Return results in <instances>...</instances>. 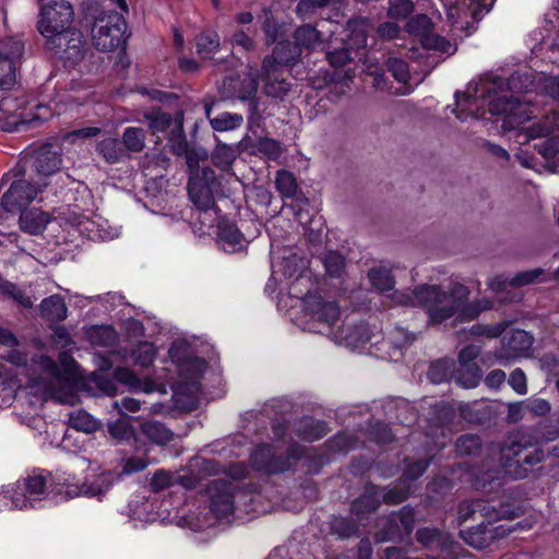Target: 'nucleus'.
I'll list each match as a JSON object with an SVG mask.
<instances>
[{
    "label": "nucleus",
    "instance_id": "obj_56",
    "mask_svg": "<svg viewBox=\"0 0 559 559\" xmlns=\"http://www.w3.org/2000/svg\"><path fill=\"white\" fill-rule=\"evenodd\" d=\"M262 31L265 35V44L273 45L281 40L280 38L284 33V25L273 15H266L262 24Z\"/></svg>",
    "mask_w": 559,
    "mask_h": 559
},
{
    "label": "nucleus",
    "instance_id": "obj_21",
    "mask_svg": "<svg viewBox=\"0 0 559 559\" xmlns=\"http://www.w3.org/2000/svg\"><path fill=\"white\" fill-rule=\"evenodd\" d=\"M61 163L62 156L60 151L48 143L35 151L32 166L37 174L48 177L60 169Z\"/></svg>",
    "mask_w": 559,
    "mask_h": 559
},
{
    "label": "nucleus",
    "instance_id": "obj_40",
    "mask_svg": "<svg viewBox=\"0 0 559 559\" xmlns=\"http://www.w3.org/2000/svg\"><path fill=\"white\" fill-rule=\"evenodd\" d=\"M216 140L218 139L216 138ZM237 156L238 152L236 147L217 141V144L211 154V160L216 168L223 171H228L231 168Z\"/></svg>",
    "mask_w": 559,
    "mask_h": 559
},
{
    "label": "nucleus",
    "instance_id": "obj_20",
    "mask_svg": "<svg viewBox=\"0 0 559 559\" xmlns=\"http://www.w3.org/2000/svg\"><path fill=\"white\" fill-rule=\"evenodd\" d=\"M216 103L217 100L212 96H206L203 99L204 112L213 131L227 132L239 129L243 123L241 114L224 111L212 117L213 107Z\"/></svg>",
    "mask_w": 559,
    "mask_h": 559
},
{
    "label": "nucleus",
    "instance_id": "obj_26",
    "mask_svg": "<svg viewBox=\"0 0 559 559\" xmlns=\"http://www.w3.org/2000/svg\"><path fill=\"white\" fill-rule=\"evenodd\" d=\"M544 273L543 269L537 267L519 272L510 278L497 276L491 281L490 287L497 293L506 290L507 287L520 288L539 281Z\"/></svg>",
    "mask_w": 559,
    "mask_h": 559
},
{
    "label": "nucleus",
    "instance_id": "obj_55",
    "mask_svg": "<svg viewBox=\"0 0 559 559\" xmlns=\"http://www.w3.org/2000/svg\"><path fill=\"white\" fill-rule=\"evenodd\" d=\"M255 148L262 156L271 160H276L282 155L281 143L267 136L259 138L255 143Z\"/></svg>",
    "mask_w": 559,
    "mask_h": 559
},
{
    "label": "nucleus",
    "instance_id": "obj_9",
    "mask_svg": "<svg viewBox=\"0 0 559 559\" xmlns=\"http://www.w3.org/2000/svg\"><path fill=\"white\" fill-rule=\"evenodd\" d=\"M272 438L270 442L255 444L250 454H276L277 450L287 448L284 454H306L295 440L293 429L286 419H276L271 423Z\"/></svg>",
    "mask_w": 559,
    "mask_h": 559
},
{
    "label": "nucleus",
    "instance_id": "obj_63",
    "mask_svg": "<svg viewBox=\"0 0 559 559\" xmlns=\"http://www.w3.org/2000/svg\"><path fill=\"white\" fill-rule=\"evenodd\" d=\"M332 530L341 538H348L357 533V525L353 520L340 518L333 521Z\"/></svg>",
    "mask_w": 559,
    "mask_h": 559
},
{
    "label": "nucleus",
    "instance_id": "obj_51",
    "mask_svg": "<svg viewBox=\"0 0 559 559\" xmlns=\"http://www.w3.org/2000/svg\"><path fill=\"white\" fill-rule=\"evenodd\" d=\"M455 454H480L483 440L477 433L461 435L455 441Z\"/></svg>",
    "mask_w": 559,
    "mask_h": 559
},
{
    "label": "nucleus",
    "instance_id": "obj_19",
    "mask_svg": "<svg viewBox=\"0 0 559 559\" xmlns=\"http://www.w3.org/2000/svg\"><path fill=\"white\" fill-rule=\"evenodd\" d=\"M453 289L455 300H460L455 321L460 323L471 322L476 320L483 311L490 308L489 301L475 300L468 302L469 290L463 284H455Z\"/></svg>",
    "mask_w": 559,
    "mask_h": 559
},
{
    "label": "nucleus",
    "instance_id": "obj_8",
    "mask_svg": "<svg viewBox=\"0 0 559 559\" xmlns=\"http://www.w3.org/2000/svg\"><path fill=\"white\" fill-rule=\"evenodd\" d=\"M14 179L1 199V209L4 213L17 214L26 209L37 197L40 188L37 183L24 179V173H15Z\"/></svg>",
    "mask_w": 559,
    "mask_h": 559
},
{
    "label": "nucleus",
    "instance_id": "obj_24",
    "mask_svg": "<svg viewBox=\"0 0 559 559\" xmlns=\"http://www.w3.org/2000/svg\"><path fill=\"white\" fill-rule=\"evenodd\" d=\"M370 21L366 16L350 17L346 23V38L342 39L355 51L364 49L367 46L369 36Z\"/></svg>",
    "mask_w": 559,
    "mask_h": 559
},
{
    "label": "nucleus",
    "instance_id": "obj_11",
    "mask_svg": "<svg viewBox=\"0 0 559 559\" xmlns=\"http://www.w3.org/2000/svg\"><path fill=\"white\" fill-rule=\"evenodd\" d=\"M476 513H479L481 516L489 520L513 519L515 516V511L512 510L509 506L493 501L476 499L472 501H463L459 504V524L461 525L468 521Z\"/></svg>",
    "mask_w": 559,
    "mask_h": 559
},
{
    "label": "nucleus",
    "instance_id": "obj_37",
    "mask_svg": "<svg viewBox=\"0 0 559 559\" xmlns=\"http://www.w3.org/2000/svg\"><path fill=\"white\" fill-rule=\"evenodd\" d=\"M294 44L298 48L312 51L322 43V34L312 24H302L294 32Z\"/></svg>",
    "mask_w": 559,
    "mask_h": 559
},
{
    "label": "nucleus",
    "instance_id": "obj_12",
    "mask_svg": "<svg viewBox=\"0 0 559 559\" xmlns=\"http://www.w3.org/2000/svg\"><path fill=\"white\" fill-rule=\"evenodd\" d=\"M148 121V128L152 134L164 133L169 142V146L176 142L177 135H182L185 114L178 110L174 116L162 110H153L145 115Z\"/></svg>",
    "mask_w": 559,
    "mask_h": 559
},
{
    "label": "nucleus",
    "instance_id": "obj_25",
    "mask_svg": "<svg viewBox=\"0 0 559 559\" xmlns=\"http://www.w3.org/2000/svg\"><path fill=\"white\" fill-rule=\"evenodd\" d=\"M417 540L426 547H440L442 559H450L456 555L453 543L448 534L436 528H420L416 533Z\"/></svg>",
    "mask_w": 559,
    "mask_h": 559
},
{
    "label": "nucleus",
    "instance_id": "obj_47",
    "mask_svg": "<svg viewBox=\"0 0 559 559\" xmlns=\"http://www.w3.org/2000/svg\"><path fill=\"white\" fill-rule=\"evenodd\" d=\"M370 284L380 293H386L394 288L395 280L391 270L386 267H372L368 272Z\"/></svg>",
    "mask_w": 559,
    "mask_h": 559
},
{
    "label": "nucleus",
    "instance_id": "obj_5",
    "mask_svg": "<svg viewBox=\"0 0 559 559\" xmlns=\"http://www.w3.org/2000/svg\"><path fill=\"white\" fill-rule=\"evenodd\" d=\"M416 299L425 305L428 324L438 325L456 316L460 300H455L454 289L445 292L439 285H423L414 290Z\"/></svg>",
    "mask_w": 559,
    "mask_h": 559
},
{
    "label": "nucleus",
    "instance_id": "obj_36",
    "mask_svg": "<svg viewBox=\"0 0 559 559\" xmlns=\"http://www.w3.org/2000/svg\"><path fill=\"white\" fill-rule=\"evenodd\" d=\"M365 436L370 442L378 445H386L395 441V435L391 426L380 419L367 423Z\"/></svg>",
    "mask_w": 559,
    "mask_h": 559
},
{
    "label": "nucleus",
    "instance_id": "obj_39",
    "mask_svg": "<svg viewBox=\"0 0 559 559\" xmlns=\"http://www.w3.org/2000/svg\"><path fill=\"white\" fill-rule=\"evenodd\" d=\"M537 444L538 438L531 428H520L510 433L507 440V445L513 452L512 454H520L523 450L534 448Z\"/></svg>",
    "mask_w": 559,
    "mask_h": 559
},
{
    "label": "nucleus",
    "instance_id": "obj_27",
    "mask_svg": "<svg viewBox=\"0 0 559 559\" xmlns=\"http://www.w3.org/2000/svg\"><path fill=\"white\" fill-rule=\"evenodd\" d=\"M502 473L519 479L527 476L528 472L542 462L540 456H501Z\"/></svg>",
    "mask_w": 559,
    "mask_h": 559
},
{
    "label": "nucleus",
    "instance_id": "obj_10",
    "mask_svg": "<svg viewBox=\"0 0 559 559\" xmlns=\"http://www.w3.org/2000/svg\"><path fill=\"white\" fill-rule=\"evenodd\" d=\"M210 508L217 519L229 521L235 511L238 486L224 479H216L207 486Z\"/></svg>",
    "mask_w": 559,
    "mask_h": 559
},
{
    "label": "nucleus",
    "instance_id": "obj_22",
    "mask_svg": "<svg viewBox=\"0 0 559 559\" xmlns=\"http://www.w3.org/2000/svg\"><path fill=\"white\" fill-rule=\"evenodd\" d=\"M511 531V528H504L502 525L495 528H490L487 525H478L466 531H461L460 534L469 546L476 549H484L490 546L497 536L508 534Z\"/></svg>",
    "mask_w": 559,
    "mask_h": 559
},
{
    "label": "nucleus",
    "instance_id": "obj_17",
    "mask_svg": "<svg viewBox=\"0 0 559 559\" xmlns=\"http://www.w3.org/2000/svg\"><path fill=\"white\" fill-rule=\"evenodd\" d=\"M533 345V336L520 329H512L501 337L500 358H518L526 356Z\"/></svg>",
    "mask_w": 559,
    "mask_h": 559
},
{
    "label": "nucleus",
    "instance_id": "obj_50",
    "mask_svg": "<svg viewBox=\"0 0 559 559\" xmlns=\"http://www.w3.org/2000/svg\"><path fill=\"white\" fill-rule=\"evenodd\" d=\"M275 186L283 198L294 199L296 197L298 185L295 175L286 169H281L276 174Z\"/></svg>",
    "mask_w": 559,
    "mask_h": 559
},
{
    "label": "nucleus",
    "instance_id": "obj_32",
    "mask_svg": "<svg viewBox=\"0 0 559 559\" xmlns=\"http://www.w3.org/2000/svg\"><path fill=\"white\" fill-rule=\"evenodd\" d=\"M108 432L119 441L132 443L138 450V425L132 423L131 417L126 416L108 423Z\"/></svg>",
    "mask_w": 559,
    "mask_h": 559
},
{
    "label": "nucleus",
    "instance_id": "obj_4",
    "mask_svg": "<svg viewBox=\"0 0 559 559\" xmlns=\"http://www.w3.org/2000/svg\"><path fill=\"white\" fill-rule=\"evenodd\" d=\"M218 471L219 467L215 460L205 456H192L186 473L170 474L163 469L157 471L152 477L151 486L156 492L174 484H180L186 488H193L201 479L215 475Z\"/></svg>",
    "mask_w": 559,
    "mask_h": 559
},
{
    "label": "nucleus",
    "instance_id": "obj_6",
    "mask_svg": "<svg viewBox=\"0 0 559 559\" xmlns=\"http://www.w3.org/2000/svg\"><path fill=\"white\" fill-rule=\"evenodd\" d=\"M60 36L53 41L46 43L47 48L55 51V56L66 69H79L83 73L84 70L81 69V64L90 50L83 34L75 29L66 32L64 35Z\"/></svg>",
    "mask_w": 559,
    "mask_h": 559
},
{
    "label": "nucleus",
    "instance_id": "obj_33",
    "mask_svg": "<svg viewBox=\"0 0 559 559\" xmlns=\"http://www.w3.org/2000/svg\"><path fill=\"white\" fill-rule=\"evenodd\" d=\"M221 50V38L216 31L204 29L195 37V51L202 60H211Z\"/></svg>",
    "mask_w": 559,
    "mask_h": 559
},
{
    "label": "nucleus",
    "instance_id": "obj_49",
    "mask_svg": "<svg viewBox=\"0 0 559 559\" xmlns=\"http://www.w3.org/2000/svg\"><path fill=\"white\" fill-rule=\"evenodd\" d=\"M481 378L483 372L477 364L461 365L456 369V381L464 388H476Z\"/></svg>",
    "mask_w": 559,
    "mask_h": 559
},
{
    "label": "nucleus",
    "instance_id": "obj_60",
    "mask_svg": "<svg viewBox=\"0 0 559 559\" xmlns=\"http://www.w3.org/2000/svg\"><path fill=\"white\" fill-rule=\"evenodd\" d=\"M523 404L525 411L528 412L533 417L547 416L551 411L549 401L542 397L531 396L524 400Z\"/></svg>",
    "mask_w": 559,
    "mask_h": 559
},
{
    "label": "nucleus",
    "instance_id": "obj_57",
    "mask_svg": "<svg viewBox=\"0 0 559 559\" xmlns=\"http://www.w3.org/2000/svg\"><path fill=\"white\" fill-rule=\"evenodd\" d=\"M412 0H391L388 9V16L392 20L402 21L407 19L414 11Z\"/></svg>",
    "mask_w": 559,
    "mask_h": 559
},
{
    "label": "nucleus",
    "instance_id": "obj_2",
    "mask_svg": "<svg viewBox=\"0 0 559 559\" xmlns=\"http://www.w3.org/2000/svg\"><path fill=\"white\" fill-rule=\"evenodd\" d=\"M259 88V74L248 71L225 76L219 87L225 99L248 103V120L255 123L261 119Z\"/></svg>",
    "mask_w": 559,
    "mask_h": 559
},
{
    "label": "nucleus",
    "instance_id": "obj_23",
    "mask_svg": "<svg viewBox=\"0 0 559 559\" xmlns=\"http://www.w3.org/2000/svg\"><path fill=\"white\" fill-rule=\"evenodd\" d=\"M330 431L325 420L313 417H302L294 424V436L305 442H313L324 438Z\"/></svg>",
    "mask_w": 559,
    "mask_h": 559
},
{
    "label": "nucleus",
    "instance_id": "obj_13",
    "mask_svg": "<svg viewBox=\"0 0 559 559\" xmlns=\"http://www.w3.org/2000/svg\"><path fill=\"white\" fill-rule=\"evenodd\" d=\"M24 53V44L13 40L0 51V91H10L16 82V70Z\"/></svg>",
    "mask_w": 559,
    "mask_h": 559
},
{
    "label": "nucleus",
    "instance_id": "obj_64",
    "mask_svg": "<svg viewBox=\"0 0 559 559\" xmlns=\"http://www.w3.org/2000/svg\"><path fill=\"white\" fill-rule=\"evenodd\" d=\"M404 476L408 479H416L427 469L429 462L425 457L406 460Z\"/></svg>",
    "mask_w": 559,
    "mask_h": 559
},
{
    "label": "nucleus",
    "instance_id": "obj_30",
    "mask_svg": "<svg viewBox=\"0 0 559 559\" xmlns=\"http://www.w3.org/2000/svg\"><path fill=\"white\" fill-rule=\"evenodd\" d=\"M389 523L390 530L386 532V538L393 539L403 534H409L415 523L414 510L409 507L402 508L399 513L392 514Z\"/></svg>",
    "mask_w": 559,
    "mask_h": 559
},
{
    "label": "nucleus",
    "instance_id": "obj_3",
    "mask_svg": "<svg viewBox=\"0 0 559 559\" xmlns=\"http://www.w3.org/2000/svg\"><path fill=\"white\" fill-rule=\"evenodd\" d=\"M74 9L70 0H49L40 7L37 29L50 43L64 35L66 32H73Z\"/></svg>",
    "mask_w": 559,
    "mask_h": 559
},
{
    "label": "nucleus",
    "instance_id": "obj_45",
    "mask_svg": "<svg viewBox=\"0 0 559 559\" xmlns=\"http://www.w3.org/2000/svg\"><path fill=\"white\" fill-rule=\"evenodd\" d=\"M289 456H253L252 466L265 474H278L287 469Z\"/></svg>",
    "mask_w": 559,
    "mask_h": 559
},
{
    "label": "nucleus",
    "instance_id": "obj_48",
    "mask_svg": "<svg viewBox=\"0 0 559 559\" xmlns=\"http://www.w3.org/2000/svg\"><path fill=\"white\" fill-rule=\"evenodd\" d=\"M157 348L156 346L147 341L140 342L132 350L131 358L134 364L142 367L148 368L156 359Z\"/></svg>",
    "mask_w": 559,
    "mask_h": 559
},
{
    "label": "nucleus",
    "instance_id": "obj_7",
    "mask_svg": "<svg viewBox=\"0 0 559 559\" xmlns=\"http://www.w3.org/2000/svg\"><path fill=\"white\" fill-rule=\"evenodd\" d=\"M488 112L491 116H502L501 128L503 131L519 129L530 119L528 107L519 97L501 95L488 103Z\"/></svg>",
    "mask_w": 559,
    "mask_h": 559
},
{
    "label": "nucleus",
    "instance_id": "obj_46",
    "mask_svg": "<svg viewBox=\"0 0 559 559\" xmlns=\"http://www.w3.org/2000/svg\"><path fill=\"white\" fill-rule=\"evenodd\" d=\"M41 372L48 374H56L58 372L57 362L48 355H33L29 381L36 382L40 378Z\"/></svg>",
    "mask_w": 559,
    "mask_h": 559
},
{
    "label": "nucleus",
    "instance_id": "obj_18",
    "mask_svg": "<svg viewBox=\"0 0 559 559\" xmlns=\"http://www.w3.org/2000/svg\"><path fill=\"white\" fill-rule=\"evenodd\" d=\"M301 56V49L288 39L278 40L271 55H266L262 63L265 68L285 69L294 66Z\"/></svg>",
    "mask_w": 559,
    "mask_h": 559
},
{
    "label": "nucleus",
    "instance_id": "obj_38",
    "mask_svg": "<svg viewBox=\"0 0 559 559\" xmlns=\"http://www.w3.org/2000/svg\"><path fill=\"white\" fill-rule=\"evenodd\" d=\"M354 51L345 41L337 43V39H335L329 44L325 57L330 66L342 68L354 60Z\"/></svg>",
    "mask_w": 559,
    "mask_h": 559
},
{
    "label": "nucleus",
    "instance_id": "obj_54",
    "mask_svg": "<svg viewBox=\"0 0 559 559\" xmlns=\"http://www.w3.org/2000/svg\"><path fill=\"white\" fill-rule=\"evenodd\" d=\"M121 143L126 151L141 152L144 148L143 130L135 127L127 128L122 134Z\"/></svg>",
    "mask_w": 559,
    "mask_h": 559
},
{
    "label": "nucleus",
    "instance_id": "obj_44",
    "mask_svg": "<svg viewBox=\"0 0 559 559\" xmlns=\"http://www.w3.org/2000/svg\"><path fill=\"white\" fill-rule=\"evenodd\" d=\"M356 444L357 438L344 430L335 433L325 443L328 450L330 451L329 454H347L349 451L356 448Z\"/></svg>",
    "mask_w": 559,
    "mask_h": 559
},
{
    "label": "nucleus",
    "instance_id": "obj_41",
    "mask_svg": "<svg viewBox=\"0 0 559 559\" xmlns=\"http://www.w3.org/2000/svg\"><path fill=\"white\" fill-rule=\"evenodd\" d=\"M217 235L219 240L228 245L233 250H235L237 246L241 247L245 239V236L238 228L237 224L226 218L218 222Z\"/></svg>",
    "mask_w": 559,
    "mask_h": 559
},
{
    "label": "nucleus",
    "instance_id": "obj_43",
    "mask_svg": "<svg viewBox=\"0 0 559 559\" xmlns=\"http://www.w3.org/2000/svg\"><path fill=\"white\" fill-rule=\"evenodd\" d=\"M97 152L109 164L120 162L126 156L123 144L118 139L107 138L97 144Z\"/></svg>",
    "mask_w": 559,
    "mask_h": 559
},
{
    "label": "nucleus",
    "instance_id": "obj_29",
    "mask_svg": "<svg viewBox=\"0 0 559 559\" xmlns=\"http://www.w3.org/2000/svg\"><path fill=\"white\" fill-rule=\"evenodd\" d=\"M170 150L176 156H185L186 163L190 170L199 169L200 160L207 158V153L204 148H195L190 145L186 134L177 135V140L170 146Z\"/></svg>",
    "mask_w": 559,
    "mask_h": 559
},
{
    "label": "nucleus",
    "instance_id": "obj_53",
    "mask_svg": "<svg viewBox=\"0 0 559 559\" xmlns=\"http://www.w3.org/2000/svg\"><path fill=\"white\" fill-rule=\"evenodd\" d=\"M345 258L338 252L331 250L323 258V265L326 274L333 278H340L345 272Z\"/></svg>",
    "mask_w": 559,
    "mask_h": 559
},
{
    "label": "nucleus",
    "instance_id": "obj_16",
    "mask_svg": "<svg viewBox=\"0 0 559 559\" xmlns=\"http://www.w3.org/2000/svg\"><path fill=\"white\" fill-rule=\"evenodd\" d=\"M138 451L148 444L166 445L174 439V432L163 423L146 420L138 423Z\"/></svg>",
    "mask_w": 559,
    "mask_h": 559
},
{
    "label": "nucleus",
    "instance_id": "obj_52",
    "mask_svg": "<svg viewBox=\"0 0 559 559\" xmlns=\"http://www.w3.org/2000/svg\"><path fill=\"white\" fill-rule=\"evenodd\" d=\"M2 360L22 369V373L29 379L32 356L28 353L10 347V349L1 356Z\"/></svg>",
    "mask_w": 559,
    "mask_h": 559
},
{
    "label": "nucleus",
    "instance_id": "obj_42",
    "mask_svg": "<svg viewBox=\"0 0 559 559\" xmlns=\"http://www.w3.org/2000/svg\"><path fill=\"white\" fill-rule=\"evenodd\" d=\"M87 334L92 344L100 347L114 346L118 341L117 331L108 324L93 325Z\"/></svg>",
    "mask_w": 559,
    "mask_h": 559
},
{
    "label": "nucleus",
    "instance_id": "obj_14",
    "mask_svg": "<svg viewBox=\"0 0 559 559\" xmlns=\"http://www.w3.org/2000/svg\"><path fill=\"white\" fill-rule=\"evenodd\" d=\"M286 69L265 68L261 64L259 82L262 81V92L274 102H283L292 88V83L286 76Z\"/></svg>",
    "mask_w": 559,
    "mask_h": 559
},
{
    "label": "nucleus",
    "instance_id": "obj_61",
    "mask_svg": "<svg viewBox=\"0 0 559 559\" xmlns=\"http://www.w3.org/2000/svg\"><path fill=\"white\" fill-rule=\"evenodd\" d=\"M70 420L72 427L80 431L93 432L97 429V423L85 411H80L75 416H71Z\"/></svg>",
    "mask_w": 559,
    "mask_h": 559
},
{
    "label": "nucleus",
    "instance_id": "obj_35",
    "mask_svg": "<svg viewBox=\"0 0 559 559\" xmlns=\"http://www.w3.org/2000/svg\"><path fill=\"white\" fill-rule=\"evenodd\" d=\"M380 504V489L373 485L366 487L365 493L352 504V513L361 519L365 514L377 510Z\"/></svg>",
    "mask_w": 559,
    "mask_h": 559
},
{
    "label": "nucleus",
    "instance_id": "obj_62",
    "mask_svg": "<svg viewBox=\"0 0 559 559\" xmlns=\"http://www.w3.org/2000/svg\"><path fill=\"white\" fill-rule=\"evenodd\" d=\"M534 147L545 159L555 158L559 154V136L547 138Z\"/></svg>",
    "mask_w": 559,
    "mask_h": 559
},
{
    "label": "nucleus",
    "instance_id": "obj_15",
    "mask_svg": "<svg viewBox=\"0 0 559 559\" xmlns=\"http://www.w3.org/2000/svg\"><path fill=\"white\" fill-rule=\"evenodd\" d=\"M305 311L314 320L332 326L340 318V306L336 301L325 300L321 295L307 293L302 297Z\"/></svg>",
    "mask_w": 559,
    "mask_h": 559
},
{
    "label": "nucleus",
    "instance_id": "obj_58",
    "mask_svg": "<svg viewBox=\"0 0 559 559\" xmlns=\"http://www.w3.org/2000/svg\"><path fill=\"white\" fill-rule=\"evenodd\" d=\"M112 376L117 384H123L128 386L129 390L135 391L141 385L140 378L129 367H117L112 371Z\"/></svg>",
    "mask_w": 559,
    "mask_h": 559
},
{
    "label": "nucleus",
    "instance_id": "obj_28",
    "mask_svg": "<svg viewBox=\"0 0 559 559\" xmlns=\"http://www.w3.org/2000/svg\"><path fill=\"white\" fill-rule=\"evenodd\" d=\"M20 228L29 235H40L50 222V215L39 209H24L19 212Z\"/></svg>",
    "mask_w": 559,
    "mask_h": 559
},
{
    "label": "nucleus",
    "instance_id": "obj_31",
    "mask_svg": "<svg viewBox=\"0 0 559 559\" xmlns=\"http://www.w3.org/2000/svg\"><path fill=\"white\" fill-rule=\"evenodd\" d=\"M188 194L192 203L202 211L210 210L215 203L212 187L205 180H189Z\"/></svg>",
    "mask_w": 559,
    "mask_h": 559
},
{
    "label": "nucleus",
    "instance_id": "obj_1",
    "mask_svg": "<svg viewBox=\"0 0 559 559\" xmlns=\"http://www.w3.org/2000/svg\"><path fill=\"white\" fill-rule=\"evenodd\" d=\"M84 20L92 23V40L97 50L115 51L126 48L127 22L124 16L114 10L106 11L97 0L82 3Z\"/></svg>",
    "mask_w": 559,
    "mask_h": 559
},
{
    "label": "nucleus",
    "instance_id": "obj_34",
    "mask_svg": "<svg viewBox=\"0 0 559 559\" xmlns=\"http://www.w3.org/2000/svg\"><path fill=\"white\" fill-rule=\"evenodd\" d=\"M39 312L43 319L52 322H62L67 318V306L60 295L46 297L39 304Z\"/></svg>",
    "mask_w": 559,
    "mask_h": 559
},
{
    "label": "nucleus",
    "instance_id": "obj_59",
    "mask_svg": "<svg viewBox=\"0 0 559 559\" xmlns=\"http://www.w3.org/2000/svg\"><path fill=\"white\" fill-rule=\"evenodd\" d=\"M330 2L331 0H299L295 12L302 20L311 19L318 9L326 8Z\"/></svg>",
    "mask_w": 559,
    "mask_h": 559
}]
</instances>
